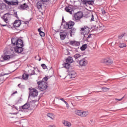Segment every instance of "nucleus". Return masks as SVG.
Instances as JSON below:
<instances>
[{"label": "nucleus", "mask_w": 127, "mask_h": 127, "mask_svg": "<svg viewBox=\"0 0 127 127\" xmlns=\"http://www.w3.org/2000/svg\"><path fill=\"white\" fill-rule=\"evenodd\" d=\"M119 47L120 48H124V47H127V45L125 43H120Z\"/></svg>", "instance_id": "nucleus-32"}, {"label": "nucleus", "mask_w": 127, "mask_h": 127, "mask_svg": "<svg viewBox=\"0 0 127 127\" xmlns=\"http://www.w3.org/2000/svg\"><path fill=\"white\" fill-rule=\"evenodd\" d=\"M29 96H30V97L35 98V97H37V96H38V91L36 89L31 87L29 88Z\"/></svg>", "instance_id": "nucleus-5"}, {"label": "nucleus", "mask_w": 127, "mask_h": 127, "mask_svg": "<svg viewBox=\"0 0 127 127\" xmlns=\"http://www.w3.org/2000/svg\"><path fill=\"white\" fill-rule=\"evenodd\" d=\"M102 13L103 14H106V11H105L104 9L102 10Z\"/></svg>", "instance_id": "nucleus-44"}, {"label": "nucleus", "mask_w": 127, "mask_h": 127, "mask_svg": "<svg viewBox=\"0 0 127 127\" xmlns=\"http://www.w3.org/2000/svg\"><path fill=\"white\" fill-rule=\"evenodd\" d=\"M41 66L42 67V68H43V69H47V66H46V65H45V64H42Z\"/></svg>", "instance_id": "nucleus-38"}, {"label": "nucleus", "mask_w": 127, "mask_h": 127, "mask_svg": "<svg viewBox=\"0 0 127 127\" xmlns=\"http://www.w3.org/2000/svg\"><path fill=\"white\" fill-rule=\"evenodd\" d=\"M91 21H94V14H92L91 15Z\"/></svg>", "instance_id": "nucleus-41"}, {"label": "nucleus", "mask_w": 127, "mask_h": 127, "mask_svg": "<svg viewBox=\"0 0 127 127\" xmlns=\"http://www.w3.org/2000/svg\"><path fill=\"white\" fill-rule=\"evenodd\" d=\"M59 100H61V101H62L63 102H64V99L63 98H60V99H59Z\"/></svg>", "instance_id": "nucleus-52"}, {"label": "nucleus", "mask_w": 127, "mask_h": 127, "mask_svg": "<svg viewBox=\"0 0 127 127\" xmlns=\"http://www.w3.org/2000/svg\"><path fill=\"white\" fill-rule=\"evenodd\" d=\"M14 50L16 53H21L23 51V48L22 47H16L14 48Z\"/></svg>", "instance_id": "nucleus-12"}, {"label": "nucleus", "mask_w": 127, "mask_h": 127, "mask_svg": "<svg viewBox=\"0 0 127 127\" xmlns=\"http://www.w3.org/2000/svg\"><path fill=\"white\" fill-rule=\"evenodd\" d=\"M64 68H66V69H69V68H70V64H69V63L66 62V63H65L64 64Z\"/></svg>", "instance_id": "nucleus-28"}, {"label": "nucleus", "mask_w": 127, "mask_h": 127, "mask_svg": "<svg viewBox=\"0 0 127 127\" xmlns=\"http://www.w3.org/2000/svg\"><path fill=\"white\" fill-rule=\"evenodd\" d=\"M43 80V81H45L46 82V81H47V80H48V78H47V77H44Z\"/></svg>", "instance_id": "nucleus-43"}, {"label": "nucleus", "mask_w": 127, "mask_h": 127, "mask_svg": "<svg viewBox=\"0 0 127 127\" xmlns=\"http://www.w3.org/2000/svg\"><path fill=\"white\" fill-rule=\"evenodd\" d=\"M124 98H125V96H124L123 97H122L121 99H120L116 98L115 100L117 101V102H120V101H122Z\"/></svg>", "instance_id": "nucleus-40"}, {"label": "nucleus", "mask_w": 127, "mask_h": 127, "mask_svg": "<svg viewBox=\"0 0 127 127\" xmlns=\"http://www.w3.org/2000/svg\"><path fill=\"white\" fill-rule=\"evenodd\" d=\"M15 109H16V110H18L17 107H15Z\"/></svg>", "instance_id": "nucleus-57"}, {"label": "nucleus", "mask_w": 127, "mask_h": 127, "mask_svg": "<svg viewBox=\"0 0 127 127\" xmlns=\"http://www.w3.org/2000/svg\"><path fill=\"white\" fill-rule=\"evenodd\" d=\"M124 36H125V34H122V35L119 36V39H122V38H123L124 37Z\"/></svg>", "instance_id": "nucleus-39"}, {"label": "nucleus", "mask_w": 127, "mask_h": 127, "mask_svg": "<svg viewBox=\"0 0 127 127\" xmlns=\"http://www.w3.org/2000/svg\"><path fill=\"white\" fill-rule=\"evenodd\" d=\"M91 34H89L87 36V40L89 39V38H91Z\"/></svg>", "instance_id": "nucleus-47"}, {"label": "nucleus", "mask_w": 127, "mask_h": 127, "mask_svg": "<svg viewBox=\"0 0 127 127\" xmlns=\"http://www.w3.org/2000/svg\"><path fill=\"white\" fill-rule=\"evenodd\" d=\"M20 86V84H19L18 85V86L19 87Z\"/></svg>", "instance_id": "nucleus-56"}, {"label": "nucleus", "mask_w": 127, "mask_h": 127, "mask_svg": "<svg viewBox=\"0 0 127 127\" xmlns=\"http://www.w3.org/2000/svg\"><path fill=\"white\" fill-rule=\"evenodd\" d=\"M63 124L64 125V126H65L66 127H70V126H71V123L66 121H64Z\"/></svg>", "instance_id": "nucleus-23"}, {"label": "nucleus", "mask_w": 127, "mask_h": 127, "mask_svg": "<svg viewBox=\"0 0 127 127\" xmlns=\"http://www.w3.org/2000/svg\"><path fill=\"white\" fill-rule=\"evenodd\" d=\"M15 17H16V18H17V19H19V17H18V16H17V13H16V14H15Z\"/></svg>", "instance_id": "nucleus-50"}, {"label": "nucleus", "mask_w": 127, "mask_h": 127, "mask_svg": "<svg viewBox=\"0 0 127 127\" xmlns=\"http://www.w3.org/2000/svg\"><path fill=\"white\" fill-rule=\"evenodd\" d=\"M4 1L5 3L8 4V5H18V3H19L18 0H13L11 1L4 0Z\"/></svg>", "instance_id": "nucleus-7"}, {"label": "nucleus", "mask_w": 127, "mask_h": 127, "mask_svg": "<svg viewBox=\"0 0 127 127\" xmlns=\"http://www.w3.org/2000/svg\"><path fill=\"white\" fill-rule=\"evenodd\" d=\"M83 12L81 11H78L73 14L72 19L74 21H80L81 19L83 17Z\"/></svg>", "instance_id": "nucleus-3"}, {"label": "nucleus", "mask_w": 127, "mask_h": 127, "mask_svg": "<svg viewBox=\"0 0 127 127\" xmlns=\"http://www.w3.org/2000/svg\"><path fill=\"white\" fill-rule=\"evenodd\" d=\"M75 114L77 115V116H79L80 117L85 118V117H87L88 115H89V112L88 111L77 110L75 111Z\"/></svg>", "instance_id": "nucleus-6"}, {"label": "nucleus", "mask_w": 127, "mask_h": 127, "mask_svg": "<svg viewBox=\"0 0 127 127\" xmlns=\"http://www.w3.org/2000/svg\"><path fill=\"white\" fill-rule=\"evenodd\" d=\"M80 33L82 35H84L83 38L86 40H88V33H89V28L88 27L84 26L81 28Z\"/></svg>", "instance_id": "nucleus-2"}, {"label": "nucleus", "mask_w": 127, "mask_h": 127, "mask_svg": "<svg viewBox=\"0 0 127 127\" xmlns=\"http://www.w3.org/2000/svg\"><path fill=\"white\" fill-rule=\"evenodd\" d=\"M81 51H84L87 49V44L83 45L82 47H80Z\"/></svg>", "instance_id": "nucleus-27"}, {"label": "nucleus", "mask_w": 127, "mask_h": 127, "mask_svg": "<svg viewBox=\"0 0 127 127\" xmlns=\"http://www.w3.org/2000/svg\"><path fill=\"white\" fill-rule=\"evenodd\" d=\"M20 25H21V21L20 20H16L13 23L14 27H19Z\"/></svg>", "instance_id": "nucleus-13"}, {"label": "nucleus", "mask_w": 127, "mask_h": 127, "mask_svg": "<svg viewBox=\"0 0 127 127\" xmlns=\"http://www.w3.org/2000/svg\"><path fill=\"white\" fill-rule=\"evenodd\" d=\"M38 88L40 91H45L47 89V83L44 81H40L37 82Z\"/></svg>", "instance_id": "nucleus-4"}, {"label": "nucleus", "mask_w": 127, "mask_h": 127, "mask_svg": "<svg viewBox=\"0 0 127 127\" xmlns=\"http://www.w3.org/2000/svg\"><path fill=\"white\" fill-rule=\"evenodd\" d=\"M80 57H81V56L80 55V54H76L74 56V58H75V60L78 59V58H80Z\"/></svg>", "instance_id": "nucleus-35"}, {"label": "nucleus", "mask_w": 127, "mask_h": 127, "mask_svg": "<svg viewBox=\"0 0 127 127\" xmlns=\"http://www.w3.org/2000/svg\"><path fill=\"white\" fill-rule=\"evenodd\" d=\"M60 35L61 37V39L62 40H64L66 37L67 36V33L66 32H61L60 33Z\"/></svg>", "instance_id": "nucleus-15"}, {"label": "nucleus", "mask_w": 127, "mask_h": 127, "mask_svg": "<svg viewBox=\"0 0 127 127\" xmlns=\"http://www.w3.org/2000/svg\"><path fill=\"white\" fill-rule=\"evenodd\" d=\"M28 7V5L26 4V3H24L23 4H21L18 6V9H25V8H27Z\"/></svg>", "instance_id": "nucleus-17"}, {"label": "nucleus", "mask_w": 127, "mask_h": 127, "mask_svg": "<svg viewBox=\"0 0 127 127\" xmlns=\"http://www.w3.org/2000/svg\"><path fill=\"white\" fill-rule=\"evenodd\" d=\"M17 93V91H16L15 92L13 93V94H16Z\"/></svg>", "instance_id": "nucleus-54"}, {"label": "nucleus", "mask_w": 127, "mask_h": 127, "mask_svg": "<svg viewBox=\"0 0 127 127\" xmlns=\"http://www.w3.org/2000/svg\"><path fill=\"white\" fill-rule=\"evenodd\" d=\"M0 25L1 26H3V27H4V26H6L7 25V24H2L0 23Z\"/></svg>", "instance_id": "nucleus-49"}, {"label": "nucleus", "mask_w": 127, "mask_h": 127, "mask_svg": "<svg viewBox=\"0 0 127 127\" xmlns=\"http://www.w3.org/2000/svg\"><path fill=\"white\" fill-rule=\"evenodd\" d=\"M65 10L67 12H69V13H70V14H72V12L73 11V8H72L70 6H68V7H66L65 8Z\"/></svg>", "instance_id": "nucleus-19"}, {"label": "nucleus", "mask_w": 127, "mask_h": 127, "mask_svg": "<svg viewBox=\"0 0 127 127\" xmlns=\"http://www.w3.org/2000/svg\"><path fill=\"white\" fill-rule=\"evenodd\" d=\"M29 75H35V72L34 69H30L28 71Z\"/></svg>", "instance_id": "nucleus-30"}, {"label": "nucleus", "mask_w": 127, "mask_h": 127, "mask_svg": "<svg viewBox=\"0 0 127 127\" xmlns=\"http://www.w3.org/2000/svg\"><path fill=\"white\" fill-rule=\"evenodd\" d=\"M12 44L13 45H16V47H23V42L21 39H17L14 38L11 39Z\"/></svg>", "instance_id": "nucleus-1"}, {"label": "nucleus", "mask_w": 127, "mask_h": 127, "mask_svg": "<svg viewBox=\"0 0 127 127\" xmlns=\"http://www.w3.org/2000/svg\"><path fill=\"white\" fill-rule=\"evenodd\" d=\"M68 29L69 30L70 36L72 37L73 33H75V32H76V29L72 27L71 28H69Z\"/></svg>", "instance_id": "nucleus-18"}, {"label": "nucleus", "mask_w": 127, "mask_h": 127, "mask_svg": "<svg viewBox=\"0 0 127 127\" xmlns=\"http://www.w3.org/2000/svg\"><path fill=\"white\" fill-rule=\"evenodd\" d=\"M74 98H76V100H79V98H82V96H75Z\"/></svg>", "instance_id": "nucleus-46"}, {"label": "nucleus", "mask_w": 127, "mask_h": 127, "mask_svg": "<svg viewBox=\"0 0 127 127\" xmlns=\"http://www.w3.org/2000/svg\"><path fill=\"white\" fill-rule=\"evenodd\" d=\"M4 60H9L10 59V56L5 55L3 57Z\"/></svg>", "instance_id": "nucleus-31"}, {"label": "nucleus", "mask_w": 127, "mask_h": 127, "mask_svg": "<svg viewBox=\"0 0 127 127\" xmlns=\"http://www.w3.org/2000/svg\"><path fill=\"white\" fill-rule=\"evenodd\" d=\"M2 19L4 20L5 23H7L6 21H7V14H5L2 17Z\"/></svg>", "instance_id": "nucleus-26"}, {"label": "nucleus", "mask_w": 127, "mask_h": 127, "mask_svg": "<svg viewBox=\"0 0 127 127\" xmlns=\"http://www.w3.org/2000/svg\"><path fill=\"white\" fill-rule=\"evenodd\" d=\"M6 7V5L4 3H2L0 4V9H4Z\"/></svg>", "instance_id": "nucleus-25"}, {"label": "nucleus", "mask_w": 127, "mask_h": 127, "mask_svg": "<svg viewBox=\"0 0 127 127\" xmlns=\"http://www.w3.org/2000/svg\"><path fill=\"white\" fill-rule=\"evenodd\" d=\"M42 4H43V2L41 1H39L37 3V7L38 9H41L42 8Z\"/></svg>", "instance_id": "nucleus-21"}, {"label": "nucleus", "mask_w": 127, "mask_h": 127, "mask_svg": "<svg viewBox=\"0 0 127 127\" xmlns=\"http://www.w3.org/2000/svg\"><path fill=\"white\" fill-rule=\"evenodd\" d=\"M64 102L65 104V105H66V106L67 107H68V106H69V104H68V103H67V102H66V101L64 100Z\"/></svg>", "instance_id": "nucleus-45"}, {"label": "nucleus", "mask_w": 127, "mask_h": 127, "mask_svg": "<svg viewBox=\"0 0 127 127\" xmlns=\"http://www.w3.org/2000/svg\"><path fill=\"white\" fill-rule=\"evenodd\" d=\"M69 44L72 46H80V43L74 40L70 41L69 42Z\"/></svg>", "instance_id": "nucleus-16"}, {"label": "nucleus", "mask_w": 127, "mask_h": 127, "mask_svg": "<svg viewBox=\"0 0 127 127\" xmlns=\"http://www.w3.org/2000/svg\"><path fill=\"white\" fill-rule=\"evenodd\" d=\"M74 25H75V22L72 21H69L68 22L64 25V29H69V28L73 27Z\"/></svg>", "instance_id": "nucleus-8"}, {"label": "nucleus", "mask_w": 127, "mask_h": 127, "mask_svg": "<svg viewBox=\"0 0 127 127\" xmlns=\"http://www.w3.org/2000/svg\"><path fill=\"white\" fill-rule=\"evenodd\" d=\"M102 89L103 90V92H108V91L110 90V88H108L106 87H104L102 88Z\"/></svg>", "instance_id": "nucleus-36"}, {"label": "nucleus", "mask_w": 127, "mask_h": 127, "mask_svg": "<svg viewBox=\"0 0 127 127\" xmlns=\"http://www.w3.org/2000/svg\"><path fill=\"white\" fill-rule=\"evenodd\" d=\"M81 2H82L83 4L86 5L87 4V1L88 0H80Z\"/></svg>", "instance_id": "nucleus-37"}, {"label": "nucleus", "mask_w": 127, "mask_h": 127, "mask_svg": "<svg viewBox=\"0 0 127 127\" xmlns=\"http://www.w3.org/2000/svg\"><path fill=\"white\" fill-rule=\"evenodd\" d=\"M66 62L67 63H73L74 62V60H73V58L68 57L66 59Z\"/></svg>", "instance_id": "nucleus-22"}, {"label": "nucleus", "mask_w": 127, "mask_h": 127, "mask_svg": "<svg viewBox=\"0 0 127 127\" xmlns=\"http://www.w3.org/2000/svg\"><path fill=\"white\" fill-rule=\"evenodd\" d=\"M94 3V1L93 0H87V1L86 2V4H90V5H93Z\"/></svg>", "instance_id": "nucleus-34"}, {"label": "nucleus", "mask_w": 127, "mask_h": 127, "mask_svg": "<svg viewBox=\"0 0 127 127\" xmlns=\"http://www.w3.org/2000/svg\"><path fill=\"white\" fill-rule=\"evenodd\" d=\"M29 108H30V104L29 103H27L19 107V111H22V110H27V109H29Z\"/></svg>", "instance_id": "nucleus-10"}, {"label": "nucleus", "mask_w": 127, "mask_h": 127, "mask_svg": "<svg viewBox=\"0 0 127 127\" xmlns=\"http://www.w3.org/2000/svg\"><path fill=\"white\" fill-rule=\"evenodd\" d=\"M9 75V73H4L3 75Z\"/></svg>", "instance_id": "nucleus-53"}, {"label": "nucleus", "mask_w": 127, "mask_h": 127, "mask_svg": "<svg viewBox=\"0 0 127 127\" xmlns=\"http://www.w3.org/2000/svg\"><path fill=\"white\" fill-rule=\"evenodd\" d=\"M99 92H101V91H99Z\"/></svg>", "instance_id": "nucleus-58"}, {"label": "nucleus", "mask_w": 127, "mask_h": 127, "mask_svg": "<svg viewBox=\"0 0 127 127\" xmlns=\"http://www.w3.org/2000/svg\"><path fill=\"white\" fill-rule=\"evenodd\" d=\"M87 63V60H85V59L80 60L79 62V64L80 66H86Z\"/></svg>", "instance_id": "nucleus-14"}, {"label": "nucleus", "mask_w": 127, "mask_h": 127, "mask_svg": "<svg viewBox=\"0 0 127 127\" xmlns=\"http://www.w3.org/2000/svg\"><path fill=\"white\" fill-rule=\"evenodd\" d=\"M67 72H68V76H69V78H70V79H72V78H75V77H76V72H75V71H70L68 70Z\"/></svg>", "instance_id": "nucleus-11"}, {"label": "nucleus", "mask_w": 127, "mask_h": 127, "mask_svg": "<svg viewBox=\"0 0 127 127\" xmlns=\"http://www.w3.org/2000/svg\"><path fill=\"white\" fill-rule=\"evenodd\" d=\"M4 82V77L3 76L0 77V84H2Z\"/></svg>", "instance_id": "nucleus-33"}, {"label": "nucleus", "mask_w": 127, "mask_h": 127, "mask_svg": "<svg viewBox=\"0 0 127 127\" xmlns=\"http://www.w3.org/2000/svg\"><path fill=\"white\" fill-rule=\"evenodd\" d=\"M41 29H42V27L39 28L38 29V31L39 32V34L41 37H44L45 36V33L41 31Z\"/></svg>", "instance_id": "nucleus-20"}, {"label": "nucleus", "mask_w": 127, "mask_h": 127, "mask_svg": "<svg viewBox=\"0 0 127 127\" xmlns=\"http://www.w3.org/2000/svg\"><path fill=\"white\" fill-rule=\"evenodd\" d=\"M47 117H48L49 118H50L52 120H54V118H55V116L52 113H48L47 114Z\"/></svg>", "instance_id": "nucleus-24"}, {"label": "nucleus", "mask_w": 127, "mask_h": 127, "mask_svg": "<svg viewBox=\"0 0 127 127\" xmlns=\"http://www.w3.org/2000/svg\"><path fill=\"white\" fill-rule=\"evenodd\" d=\"M39 61H41V58L39 59Z\"/></svg>", "instance_id": "nucleus-55"}, {"label": "nucleus", "mask_w": 127, "mask_h": 127, "mask_svg": "<svg viewBox=\"0 0 127 127\" xmlns=\"http://www.w3.org/2000/svg\"><path fill=\"white\" fill-rule=\"evenodd\" d=\"M22 78L24 80H26L27 79H28V74L26 73H24L22 76Z\"/></svg>", "instance_id": "nucleus-29"}, {"label": "nucleus", "mask_w": 127, "mask_h": 127, "mask_svg": "<svg viewBox=\"0 0 127 127\" xmlns=\"http://www.w3.org/2000/svg\"><path fill=\"white\" fill-rule=\"evenodd\" d=\"M42 2H47V1H49V0H40Z\"/></svg>", "instance_id": "nucleus-42"}, {"label": "nucleus", "mask_w": 127, "mask_h": 127, "mask_svg": "<svg viewBox=\"0 0 127 127\" xmlns=\"http://www.w3.org/2000/svg\"><path fill=\"white\" fill-rule=\"evenodd\" d=\"M24 22V25H25L26 24H27V23H28V22L26 21V22Z\"/></svg>", "instance_id": "nucleus-51"}, {"label": "nucleus", "mask_w": 127, "mask_h": 127, "mask_svg": "<svg viewBox=\"0 0 127 127\" xmlns=\"http://www.w3.org/2000/svg\"><path fill=\"white\" fill-rule=\"evenodd\" d=\"M65 55H70V53L68 52V51H66Z\"/></svg>", "instance_id": "nucleus-48"}, {"label": "nucleus", "mask_w": 127, "mask_h": 127, "mask_svg": "<svg viewBox=\"0 0 127 127\" xmlns=\"http://www.w3.org/2000/svg\"><path fill=\"white\" fill-rule=\"evenodd\" d=\"M102 63H105L107 64V65H111V64H113V61L111 60V59L107 58L106 59H103L101 61Z\"/></svg>", "instance_id": "nucleus-9"}]
</instances>
